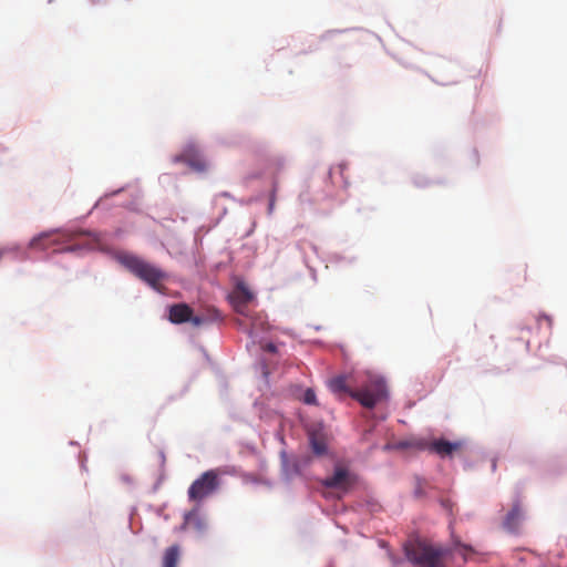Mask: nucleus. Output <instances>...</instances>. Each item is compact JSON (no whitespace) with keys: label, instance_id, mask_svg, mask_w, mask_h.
<instances>
[{"label":"nucleus","instance_id":"nucleus-22","mask_svg":"<svg viewBox=\"0 0 567 567\" xmlns=\"http://www.w3.org/2000/svg\"><path fill=\"white\" fill-rule=\"evenodd\" d=\"M274 208V199L270 200V204H269V212H271Z\"/></svg>","mask_w":567,"mask_h":567},{"label":"nucleus","instance_id":"nucleus-20","mask_svg":"<svg viewBox=\"0 0 567 567\" xmlns=\"http://www.w3.org/2000/svg\"><path fill=\"white\" fill-rule=\"evenodd\" d=\"M262 349L267 352L275 353L277 351L276 344L268 342L265 346H262Z\"/></svg>","mask_w":567,"mask_h":567},{"label":"nucleus","instance_id":"nucleus-17","mask_svg":"<svg viewBox=\"0 0 567 567\" xmlns=\"http://www.w3.org/2000/svg\"><path fill=\"white\" fill-rule=\"evenodd\" d=\"M267 322L261 317L251 318L250 323V336H254L256 332L265 330Z\"/></svg>","mask_w":567,"mask_h":567},{"label":"nucleus","instance_id":"nucleus-24","mask_svg":"<svg viewBox=\"0 0 567 567\" xmlns=\"http://www.w3.org/2000/svg\"><path fill=\"white\" fill-rule=\"evenodd\" d=\"M4 249H0V258L2 257Z\"/></svg>","mask_w":567,"mask_h":567},{"label":"nucleus","instance_id":"nucleus-10","mask_svg":"<svg viewBox=\"0 0 567 567\" xmlns=\"http://www.w3.org/2000/svg\"><path fill=\"white\" fill-rule=\"evenodd\" d=\"M60 240V235L56 231H50V233H43L37 237H34L29 246L32 249L38 250H45L55 244H58Z\"/></svg>","mask_w":567,"mask_h":567},{"label":"nucleus","instance_id":"nucleus-1","mask_svg":"<svg viewBox=\"0 0 567 567\" xmlns=\"http://www.w3.org/2000/svg\"><path fill=\"white\" fill-rule=\"evenodd\" d=\"M406 559L415 567H447L445 559L457 554L462 557L463 564L476 560L482 554L471 545L461 542L460 537L452 536L450 547L434 545L421 538H413L404 544Z\"/></svg>","mask_w":567,"mask_h":567},{"label":"nucleus","instance_id":"nucleus-13","mask_svg":"<svg viewBox=\"0 0 567 567\" xmlns=\"http://www.w3.org/2000/svg\"><path fill=\"white\" fill-rule=\"evenodd\" d=\"M329 388L334 394L339 395L340 398L343 395H349L352 398V392L355 391L349 386L348 378L346 375H338L332 378L329 381Z\"/></svg>","mask_w":567,"mask_h":567},{"label":"nucleus","instance_id":"nucleus-15","mask_svg":"<svg viewBox=\"0 0 567 567\" xmlns=\"http://www.w3.org/2000/svg\"><path fill=\"white\" fill-rule=\"evenodd\" d=\"M181 558V547L178 545H172L165 549L162 566L163 567H177Z\"/></svg>","mask_w":567,"mask_h":567},{"label":"nucleus","instance_id":"nucleus-12","mask_svg":"<svg viewBox=\"0 0 567 567\" xmlns=\"http://www.w3.org/2000/svg\"><path fill=\"white\" fill-rule=\"evenodd\" d=\"M183 528H190L198 533H204L207 528L206 520L199 515L198 509H193L185 514Z\"/></svg>","mask_w":567,"mask_h":567},{"label":"nucleus","instance_id":"nucleus-6","mask_svg":"<svg viewBox=\"0 0 567 567\" xmlns=\"http://www.w3.org/2000/svg\"><path fill=\"white\" fill-rule=\"evenodd\" d=\"M525 518L526 513L522 501L516 498L513 502L512 508L504 516L502 526L506 532L511 534H519Z\"/></svg>","mask_w":567,"mask_h":567},{"label":"nucleus","instance_id":"nucleus-8","mask_svg":"<svg viewBox=\"0 0 567 567\" xmlns=\"http://www.w3.org/2000/svg\"><path fill=\"white\" fill-rule=\"evenodd\" d=\"M176 162H184L197 172H204L207 167L205 159L194 147L186 148L181 155L175 157Z\"/></svg>","mask_w":567,"mask_h":567},{"label":"nucleus","instance_id":"nucleus-11","mask_svg":"<svg viewBox=\"0 0 567 567\" xmlns=\"http://www.w3.org/2000/svg\"><path fill=\"white\" fill-rule=\"evenodd\" d=\"M309 444L311 451L317 456H323L328 452L326 436L321 431H309L308 433Z\"/></svg>","mask_w":567,"mask_h":567},{"label":"nucleus","instance_id":"nucleus-16","mask_svg":"<svg viewBox=\"0 0 567 567\" xmlns=\"http://www.w3.org/2000/svg\"><path fill=\"white\" fill-rule=\"evenodd\" d=\"M218 320H221V316L218 310L214 309L208 312V317L194 316V313H192L188 322H192V324L194 327H200L202 324H204L208 321H218Z\"/></svg>","mask_w":567,"mask_h":567},{"label":"nucleus","instance_id":"nucleus-18","mask_svg":"<svg viewBox=\"0 0 567 567\" xmlns=\"http://www.w3.org/2000/svg\"><path fill=\"white\" fill-rule=\"evenodd\" d=\"M302 401L306 404L309 405H316L317 404V398L316 393L312 389H307L303 393Z\"/></svg>","mask_w":567,"mask_h":567},{"label":"nucleus","instance_id":"nucleus-3","mask_svg":"<svg viewBox=\"0 0 567 567\" xmlns=\"http://www.w3.org/2000/svg\"><path fill=\"white\" fill-rule=\"evenodd\" d=\"M386 395V384L380 377H370L360 389L352 392V398L368 409H372L385 400Z\"/></svg>","mask_w":567,"mask_h":567},{"label":"nucleus","instance_id":"nucleus-25","mask_svg":"<svg viewBox=\"0 0 567 567\" xmlns=\"http://www.w3.org/2000/svg\"><path fill=\"white\" fill-rule=\"evenodd\" d=\"M416 494H421V489H420V487H417V489H416Z\"/></svg>","mask_w":567,"mask_h":567},{"label":"nucleus","instance_id":"nucleus-14","mask_svg":"<svg viewBox=\"0 0 567 567\" xmlns=\"http://www.w3.org/2000/svg\"><path fill=\"white\" fill-rule=\"evenodd\" d=\"M254 295L245 287H239L235 297V309L239 315L248 317L246 311L247 303L250 302Z\"/></svg>","mask_w":567,"mask_h":567},{"label":"nucleus","instance_id":"nucleus-23","mask_svg":"<svg viewBox=\"0 0 567 567\" xmlns=\"http://www.w3.org/2000/svg\"><path fill=\"white\" fill-rule=\"evenodd\" d=\"M310 462L309 457L305 458L303 464L307 465Z\"/></svg>","mask_w":567,"mask_h":567},{"label":"nucleus","instance_id":"nucleus-9","mask_svg":"<svg viewBox=\"0 0 567 567\" xmlns=\"http://www.w3.org/2000/svg\"><path fill=\"white\" fill-rule=\"evenodd\" d=\"M193 309L187 303H174L168 308V320L172 323L181 324L188 322Z\"/></svg>","mask_w":567,"mask_h":567},{"label":"nucleus","instance_id":"nucleus-7","mask_svg":"<svg viewBox=\"0 0 567 567\" xmlns=\"http://www.w3.org/2000/svg\"><path fill=\"white\" fill-rule=\"evenodd\" d=\"M352 481L350 474L344 467H337L333 475L324 478L322 485L329 488H342L347 489L351 485Z\"/></svg>","mask_w":567,"mask_h":567},{"label":"nucleus","instance_id":"nucleus-2","mask_svg":"<svg viewBox=\"0 0 567 567\" xmlns=\"http://www.w3.org/2000/svg\"><path fill=\"white\" fill-rule=\"evenodd\" d=\"M120 261L133 275L150 285L153 289L157 291L162 290V282L167 278V275L162 269L131 254L121 256Z\"/></svg>","mask_w":567,"mask_h":567},{"label":"nucleus","instance_id":"nucleus-19","mask_svg":"<svg viewBox=\"0 0 567 567\" xmlns=\"http://www.w3.org/2000/svg\"><path fill=\"white\" fill-rule=\"evenodd\" d=\"M285 471L287 474H300V463L299 462H292L291 464L288 461H285L284 463Z\"/></svg>","mask_w":567,"mask_h":567},{"label":"nucleus","instance_id":"nucleus-5","mask_svg":"<svg viewBox=\"0 0 567 567\" xmlns=\"http://www.w3.org/2000/svg\"><path fill=\"white\" fill-rule=\"evenodd\" d=\"M401 446H415L419 450H426L431 453L439 455L442 458L452 457L454 454L463 450L464 443L462 441L450 442L444 439L425 441L419 440L415 443H401Z\"/></svg>","mask_w":567,"mask_h":567},{"label":"nucleus","instance_id":"nucleus-21","mask_svg":"<svg viewBox=\"0 0 567 567\" xmlns=\"http://www.w3.org/2000/svg\"><path fill=\"white\" fill-rule=\"evenodd\" d=\"M542 320H545L549 328L551 327V318L550 317H548V316L539 317L538 321L540 322Z\"/></svg>","mask_w":567,"mask_h":567},{"label":"nucleus","instance_id":"nucleus-4","mask_svg":"<svg viewBox=\"0 0 567 567\" xmlns=\"http://www.w3.org/2000/svg\"><path fill=\"white\" fill-rule=\"evenodd\" d=\"M218 487V472L216 470L206 471L189 486L187 492L188 498L193 502L200 503L206 497L214 494Z\"/></svg>","mask_w":567,"mask_h":567}]
</instances>
